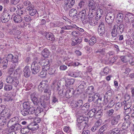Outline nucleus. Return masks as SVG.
<instances>
[{
  "label": "nucleus",
  "mask_w": 134,
  "mask_h": 134,
  "mask_svg": "<svg viewBox=\"0 0 134 134\" xmlns=\"http://www.w3.org/2000/svg\"><path fill=\"white\" fill-rule=\"evenodd\" d=\"M28 127L30 129V130L34 131L38 129L39 127L38 125L37 124L32 123L28 125Z\"/></svg>",
  "instance_id": "19"
},
{
  "label": "nucleus",
  "mask_w": 134,
  "mask_h": 134,
  "mask_svg": "<svg viewBox=\"0 0 134 134\" xmlns=\"http://www.w3.org/2000/svg\"><path fill=\"white\" fill-rule=\"evenodd\" d=\"M63 130L64 132L67 133H69L71 132L70 128L69 127L65 126L64 127Z\"/></svg>",
  "instance_id": "53"
},
{
  "label": "nucleus",
  "mask_w": 134,
  "mask_h": 134,
  "mask_svg": "<svg viewBox=\"0 0 134 134\" xmlns=\"http://www.w3.org/2000/svg\"><path fill=\"white\" fill-rule=\"evenodd\" d=\"M99 94L98 93H96L94 95L95 98H96V99L99 102V101H101L102 100V98L99 96Z\"/></svg>",
  "instance_id": "59"
},
{
  "label": "nucleus",
  "mask_w": 134,
  "mask_h": 134,
  "mask_svg": "<svg viewBox=\"0 0 134 134\" xmlns=\"http://www.w3.org/2000/svg\"><path fill=\"white\" fill-rule=\"evenodd\" d=\"M88 118L84 117L82 116H79L77 119V125L79 127L81 124L84 126H86L87 125Z\"/></svg>",
  "instance_id": "5"
},
{
  "label": "nucleus",
  "mask_w": 134,
  "mask_h": 134,
  "mask_svg": "<svg viewBox=\"0 0 134 134\" xmlns=\"http://www.w3.org/2000/svg\"><path fill=\"white\" fill-rule=\"evenodd\" d=\"M110 72V70L108 68H104L103 71L100 72V74L102 75H107Z\"/></svg>",
  "instance_id": "28"
},
{
  "label": "nucleus",
  "mask_w": 134,
  "mask_h": 134,
  "mask_svg": "<svg viewBox=\"0 0 134 134\" xmlns=\"http://www.w3.org/2000/svg\"><path fill=\"white\" fill-rule=\"evenodd\" d=\"M130 122L129 120L126 121L123 124L122 128L123 129H126L130 127Z\"/></svg>",
  "instance_id": "21"
},
{
  "label": "nucleus",
  "mask_w": 134,
  "mask_h": 134,
  "mask_svg": "<svg viewBox=\"0 0 134 134\" xmlns=\"http://www.w3.org/2000/svg\"><path fill=\"white\" fill-rule=\"evenodd\" d=\"M12 89V86L11 85H5L4 87V90L7 91H9L11 90Z\"/></svg>",
  "instance_id": "45"
},
{
  "label": "nucleus",
  "mask_w": 134,
  "mask_h": 134,
  "mask_svg": "<svg viewBox=\"0 0 134 134\" xmlns=\"http://www.w3.org/2000/svg\"><path fill=\"white\" fill-rule=\"evenodd\" d=\"M66 25L64 27H63L61 28L62 30H70L72 28H76L77 27L75 25Z\"/></svg>",
  "instance_id": "29"
},
{
  "label": "nucleus",
  "mask_w": 134,
  "mask_h": 134,
  "mask_svg": "<svg viewBox=\"0 0 134 134\" xmlns=\"http://www.w3.org/2000/svg\"><path fill=\"white\" fill-rule=\"evenodd\" d=\"M80 72L77 71L76 72H72L69 74V75L74 77H77L79 76L80 74Z\"/></svg>",
  "instance_id": "37"
},
{
  "label": "nucleus",
  "mask_w": 134,
  "mask_h": 134,
  "mask_svg": "<svg viewBox=\"0 0 134 134\" xmlns=\"http://www.w3.org/2000/svg\"><path fill=\"white\" fill-rule=\"evenodd\" d=\"M36 9L35 8H33L32 10L29 11V14L31 16L34 15L37 12Z\"/></svg>",
  "instance_id": "51"
},
{
  "label": "nucleus",
  "mask_w": 134,
  "mask_h": 134,
  "mask_svg": "<svg viewBox=\"0 0 134 134\" xmlns=\"http://www.w3.org/2000/svg\"><path fill=\"white\" fill-rule=\"evenodd\" d=\"M1 115L2 117L9 118L11 114L9 112H6L5 110H4L1 113Z\"/></svg>",
  "instance_id": "23"
},
{
  "label": "nucleus",
  "mask_w": 134,
  "mask_h": 134,
  "mask_svg": "<svg viewBox=\"0 0 134 134\" xmlns=\"http://www.w3.org/2000/svg\"><path fill=\"white\" fill-rule=\"evenodd\" d=\"M132 105L131 103V102H128L125 105L124 107V109H130Z\"/></svg>",
  "instance_id": "54"
},
{
  "label": "nucleus",
  "mask_w": 134,
  "mask_h": 134,
  "mask_svg": "<svg viewBox=\"0 0 134 134\" xmlns=\"http://www.w3.org/2000/svg\"><path fill=\"white\" fill-rule=\"evenodd\" d=\"M120 119V116L119 115L112 117L111 121V124L113 125H116L118 123Z\"/></svg>",
  "instance_id": "15"
},
{
  "label": "nucleus",
  "mask_w": 134,
  "mask_h": 134,
  "mask_svg": "<svg viewBox=\"0 0 134 134\" xmlns=\"http://www.w3.org/2000/svg\"><path fill=\"white\" fill-rule=\"evenodd\" d=\"M30 130V129L28 127V125L27 127H25L22 128L21 130V131L22 133L26 134L28 133Z\"/></svg>",
  "instance_id": "38"
},
{
  "label": "nucleus",
  "mask_w": 134,
  "mask_h": 134,
  "mask_svg": "<svg viewBox=\"0 0 134 134\" xmlns=\"http://www.w3.org/2000/svg\"><path fill=\"white\" fill-rule=\"evenodd\" d=\"M76 106H78V108H80L81 107L82 104V100H80L76 103Z\"/></svg>",
  "instance_id": "52"
},
{
  "label": "nucleus",
  "mask_w": 134,
  "mask_h": 134,
  "mask_svg": "<svg viewBox=\"0 0 134 134\" xmlns=\"http://www.w3.org/2000/svg\"><path fill=\"white\" fill-rule=\"evenodd\" d=\"M29 110L24 108L21 111L22 114L24 116H26L29 113Z\"/></svg>",
  "instance_id": "46"
},
{
  "label": "nucleus",
  "mask_w": 134,
  "mask_h": 134,
  "mask_svg": "<svg viewBox=\"0 0 134 134\" xmlns=\"http://www.w3.org/2000/svg\"><path fill=\"white\" fill-rule=\"evenodd\" d=\"M71 34L73 36H77L80 35V32L78 31H74L72 32Z\"/></svg>",
  "instance_id": "61"
},
{
  "label": "nucleus",
  "mask_w": 134,
  "mask_h": 134,
  "mask_svg": "<svg viewBox=\"0 0 134 134\" xmlns=\"http://www.w3.org/2000/svg\"><path fill=\"white\" fill-rule=\"evenodd\" d=\"M105 26L104 23L101 22L98 26V33L100 36H102L104 33L105 31Z\"/></svg>",
  "instance_id": "10"
},
{
  "label": "nucleus",
  "mask_w": 134,
  "mask_h": 134,
  "mask_svg": "<svg viewBox=\"0 0 134 134\" xmlns=\"http://www.w3.org/2000/svg\"><path fill=\"white\" fill-rule=\"evenodd\" d=\"M74 80L73 79H68L66 80V85L67 86H68L70 85H72L74 83Z\"/></svg>",
  "instance_id": "30"
},
{
  "label": "nucleus",
  "mask_w": 134,
  "mask_h": 134,
  "mask_svg": "<svg viewBox=\"0 0 134 134\" xmlns=\"http://www.w3.org/2000/svg\"><path fill=\"white\" fill-rule=\"evenodd\" d=\"M79 15L81 20L83 21L85 19L86 15V10L85 9L81 11L79 13Z\"/></svg>",
  "instance_id": "20"
},
{
  "label": "nucleus",
  "mask_w": 134,
  "mask_h": 134,
  "mask_svg": "<svg viewBox=\"0 0 134 134\" xmlns=\"http://www.w3.org/2000/svg\"><path fill=\"white\" fill-rule=\"evenodd\" d=\"M86 87V85L85 83L84 82L82 81L81 82V84L78 86V89L80 90H82L84 89Z\"/></svg>",
  "instance_id": "40"
},
{
  "label": "nucleus",
  "mask_w": 134,
  "mask_h": 134,
  "mask_svg": "<svg viewBox=\"0 0 134 134\" xmlns=\"http://www.w3.org/2000/svg\"><path fill=\"white\" fill-rule=\"evenodd\" d=\"M26 11L24 9H18L16 11V13L18 15L20 16L23 14H24L25 13Z\"/></svg>",
  "instance_id": "36"
},
{
  "label": "nucleus",
  "mask_w": 134,
  "mask_h": 134,
  "mask_svg": "<svg viewBox=\"0 0 134 134\" xmlns=\"http://www.w3.org/2000/svg\"><path fill=\"white\" fill-rule=\"evenodd\" d=\"M103 13V10L102 9H99L97 10L96 13V18L98 20L100 19Z\"/></svg>",
  "instance_id": "26"
},
{
  "label": "nucleus",
  "mask_w": 134,
  "mask_h": 134,
  "mask_svg": "<svg viewBox=\"0 0 134 134\" xmlns=\"http://www.w3.org/2000/svg\"><path fill=\"white\" fill-rule=\"evenodd\" d=\"M65 1L72 7L74 4L75 2L74 0H65Z\"/></svg>",
  "instance_id": "60"
},
{
  "label": "nucleus",
  "mask_w": 134,
  "mask_h": 134,
  "mask_svg": "<svg viewBox=\"0 0 134 134\" xmlns=\"http://www.w3.org/2000/svg\"><path fill=\"white\" fill-rule=\"evenodd\" d=\"M31 68L32 71V73L36 74L39 72L40 69V66L36 62H34L32 64Z\"/></svg>",
  "instance_id": "9"
},
{
  "label": "nucleus",
  "mask_w": 134,
  "mask_h": 134,
  "mask_svg": "<svg viewBox=\"0 0 134 134\" xmlns=\"http://www.w3.org/2000/svg\"><path fill=\"white\" fill-rule=\"evenodd\" d=\"M115 16L114 14L108 13L105 17L106 22L108 24H111L114 21Z\"/></svg>",
  "instance_id": "8"
},
{
  "label": "nucleus",
  "mask_w": 134,
  "mask_h": 134,
  "mask_svg": "<svg viewBox=\"0 0 134 134\" xmlns=\"http://www.w3.org/2000/svg\"><path fill=\"white\" fill-rule=\"evenodd\" d=\"M24 19L26 21L29 22L31 20V18L30 16L29 15H27L24 16Z\"/></svg>",
  "instance_id": "63"
},
{
  "label": "nucleus",
  "mask_w": 134,
  "mask_h": 134,
  "mask_svg": "<svg viewBox=\"0 0 134 134\" xmlns=\"http://www.w3.org/2000/svg\"><path fill=\"white\" fill-rule=\"evenodd\" d=\"M93 94H90L88 100L89 102H91L92 101H94L96 100V98H95L94 93L93 92Z\"/></svg>",
  "instance_id": "43"
},
{
  "label": "nucleus",
  "mask_w": 134,
  "mask_h": 134,
  "mask_svg": "<svg viewBox=\"0 0 134 134\" xmlns=\"http://www.w3.org/2000/svg\"><path fill=\"white\" fill-rule=\"evenodd\" d=\"M103 110H98L96 113L95 117L98 118H100L103 114Z\"/></svg>",
  "instance_id": "33"
},
{
  "label": "nucleus",
  "mask_w": 134,
  "mask_h": 134,
  "mask_svg": "<svg viewBox=\"0 0 134 134\" xmlns=\"http://www.w3.org/2000/svg\"><path fill=\"white\" fill-rule=\"evenodd\" d=\"M44 92L45 94H47L49 95H51V90L48 87L45 89Z\"/></svg>",
  "instance_id": "57"
},
{
  "label": "nucleus",
  "mask_w": 134,
  "mask_h": 134,
  "mask_svg": "<svg viewBox=\"0 0 134 134\" xmlns=\"http://www.w3.org/2000/svg\"><path fill=\"white\" fill-rule=\"evenodd\" d=\"M71 90L70 89H68L66 91L65 94V96L67 98H70L71 97L72 93L71 92Z\"/></svg>",
  "instance_id": "42"
},
{
  "label": "nucleus",
  "mask_w": 134,
  "mask_h": 134,
  "mask_svg": "<svg viewBox=\"0 0 134 134\" xmlns=\"http://www.w3.org/2000/svg\"><path fill=\"white\" fill-rule=\"evenodd\" d=\"M40 73V75L41 76V77H45L46 75L47 74V71L43 70Z\"/></svg>",
  "instance_id": "64"
},
{
  "label": "nucleus",
  "mask_w": 134,
  "mask_h": 134,
  "mask_svg": "<svg viewBox=\"0 0 134 134\" xmlns=\"http://www.w3.org/2000/svg\"><path fill=\"white\" fill-rule=\"evenodd\" d=\"M118 33L117 32L115 31V30L114 29V28H113L111 31V35L113 37H115L117 35Z\"/></svg>",
  "instance_id": "58"
},
{
  "label": "nucleus",
  "mask_w": 134,
  "mask_h": 134,
  "mask_svg": "<svg viewBox=\"0 0 134 134\" xmlns=\"http://www.w3.org/2000/svg\"><path fill=\"white\" fill-rule=\"evenodd\" d=\"M6 80L7 83L12 84L15 87L17 86L19 83V81L16 78L11 76L8 77Z\"/></svg>",
  "instance_id": "6"
},
{
  "label": "nucleus",
  "mask_w": 134,
  "mask_h": 134,
  "mask_svg": "<svg viewBox=\"0 0 134 134\" xmlns=\"http://www.w3.org/2000/svg\"><path fill=\"white\" fill-rule=\"evenodd\" d=\"M72 7L71 5L65 1L63 5V7L65 10H67Z\"/></svg>",
  "instance_id": "32"
},
{
  "label": "nucleus",
  "mask_w": 134,
  "mask_h": 134,
  "mask_svg": "<svg viewBox=\"0 0 134 134\" xmlns=\"http://www.w3.org/2000/svg\"><path fill=\"white\" fill-rule=\"evenodd\" d=\"M43 111V109L39 107L37 108H35L32 107L29 109V111L31 114H34L37 116L38 115Z\"/></svg>",
  "instance_id": "7"
},
{
  "label": "nucleus",
  "mask_w": 134,
  "mask_h": 134,
  "mask_svg": "<svg viewBox=\"0 0 134 134\" xmlns=\"http://www.w3.org/2000/svg\"><path fill=\"white\" fill-rule=\"evenodd\" d=\"M96 39L94 37H92L89 41V43L91 46H92L96 42Z\"/></svg>",
  "instance_id": "39"
},
{
  "label": "nucleus",
  "mask_w": 134,
  "mask_h": 134,
  "mask_svg": "<svg viewBox=\"0 0 134 134\" xmlns=\"http://www.w3.org/2000/svg\"><path fill=\"white\" fill-rule=\"evenodd\" d=\"M88 6L90 11L95 12L96 10V5L94 1L93 0L89 1Z\"/></svg>",
  "instance_id": "13"
},
{
  "label": "nucleus",
  "mask_w": 134,
  "mask_h": 134,
  "mask_svg": "<svg viewBox=\"0 0 134 134\" xmlns=\"http://www.w3.org/2000/svg\"><path fill=\"white\" fill-rule=\"evenodd\" d=\"M123 18V15L122 13H119L117 15V23H119L122 22Z\"/></svg>",
  "instance_id": "25"
},
{
  "label": "nucleus",
  "mask_w": 134,
  "mask_h": 134,
  "mask_svg": "<svg viewBox=\"0 0 134 134\" xmlns=\"http://www.w3.org/2000/svg\"><path fill=\"white\" fill-rule=\"evenodd\" d=\"M120 59L121 61L124 63L127 62L129 60L127 56H122L120 57Z\"/></svg>",
  "instance_id": "47"
},
{
  "label": "nucleus",
  "mask_w": 134,
  "mask_h": 134,
  "mask_svg": "<svg viewBox=\"0 0 134 134\" xmlns=\"http://www.w3.org/2000/svg\"><path fill=\"white\" fill-rule=\"evenodd\" d=\"M24 76L26 77L29 76L30 74V67L29 66H26L24 69L23 71Z\"/></svg>",
  "instance_id": "17"
},
{
  "label": "nucleus",
  "mask_w": 134,
  "mask_h": 134,
  "mask_svg": "<svg viewBox=\"0 0 134 134\" xmlns=\"http://www.w3.org/2000/svg\"><path fill=\"white\" fill-rule=\"evenodd\" d=\"M120 131V129L115 128L109 131L110 134H117Z\"/></svg>",
  "instance_id": "35"
},
{
  "label": "nucleus",
  "mask_w": 134,
  "mask_h": 134,
  "mask_svg": "<svg viewBox=\"0 0 134 134\" xmlns=\"http://www.w3.org/2000/svg\"><path fill=\"white\" fill-rule=\"evenodd\" d=\"M14 129L15 130H18L20 129L21 127V125L18 124H15L14 126Z\"/></svg>",
  "instance_id": "56"
},
{
  "label": "nucleus",
  "mask_w": 134,
  "mask_h": 134,
  "mask_svg": "<svg viewBox=\"0 0 134 134\" xmlns=\"http://www.w3.org/2000/svg\"><path fill=\"white\" fill-rule=\"evenodd\" d=\"M58 81L56 80L53 81L52 85V87L53 89L56 90H59V85H58Z\"/></svg>",
  "instance_id": "22"
},
{
  "label": "nucleus",
  "mask_w": 134,
  "mask_h": 134,
  "mask_svg": "<svg viewBox=\"0 0 134 134\" xmlns=\"http://www.w3.org/2000/svg\"><path fill=\"white\" fill-rule=\"evenodd\" d=\"M50 95H48L46 94H44V96L42 98V102L41 103V105L44 108H45V111L48 110V108H47L48 103H49V99Z\"/></svg>",
  "instance_id": "4"
},
{
  "label": "nucleus",
  "mask_w": 134,
  "mask_h": 134,
  "mask_svg": "<svg viewBox=\"0 0 134 134\" xmlns=\"http://www.w3.org/2000/svg\"><path fill=\"white\" fill-rule=\"evenodd\" d=\"M126 25L130 23V25L134 28V15L130 13L126 15L125 18Z\"/></svg>",
  "instance_id": "2"
},
{
  "label": "nucleus",
  "mask_w": 134,
  "mask_h": 134,
  "mask_svg": "<svg viewBox=\"0 0 134 134\" xmlns=\"http://www.w3.org/2000/svg\"><path fill=\"white\" fill-rule=\"evenodd\" d=\"M124 26L122 24H120L119 26L117 25H115L113 28L116 31L118 34L122 33L123 31Z\"/></svg>",
  "instance_id": "12"
},
{
  "label": "nucleus",
  "mask_w": 134,
  "mask_h": 134,
  "mask_svg": "<svg viewBox=\"0 0 134 134\" xmlns=\"http://www.w3.org/2000/svg\"><path fill=\"white\" fill-rule=\"evenodd\" d=\"M22 18L20 16L16 15L14 17V21L15 23H19L22 21Z\"/></svg>",
  "instance_id": "24"
},
{
  "label": "nucleus",
  "mask_w": 134,
  "mask_h": 134,
  "mask_svg": "<svg viewBox=\"0 0 134 134\" xmlns=\"http://www.w3.org/2000/svg\"><path fill=\"white\" fill-rule=\"evenodd\" d=\"M45 36L47 39L51 41H53L55 40L54 35L50 32L46 33Z\"/></svg>",
  "instance_id": "18"
},
{
  "label": "nucleus",
  "mask_w": 134,
  "mask_h": 134,
  "mask_svg": "<svg viewBox=\"0 0 134 134\" xmlns=\"http://www.w3.org/2000/svg\"><path fill=\"white\" fill-rule=\"evenodd\" d=\"M42 54L44 57L47 58L49 55V52L48 49H45L43 51Z\"/></svg>",
  "instance_id": "31"
},
{
  "label": "nucleus",
  "mask_w": 134,
  "mask_h": 134,
  "mask_svg": "<svg viewBox=\"0 0 134 134\" xmlns=\"http://www.w3.org/2000/svg\"><path fill=\"white\" fill-rule=\"evenodd\" d=\"M74 39L72 40V42L71 43L72 46L75 45L78 42V40L77 38H75Z\"/></svg>",
  "instance_id": "62"
},
{
  "label": "nucleus",
  "mask_w": 134,
  "mask_h": 134,
  "mask_svg": "<svg viewBox=\"0 0 134 134\" xmlns=\"http://www.w3.org/2000/svg\"><path fill=\"white\" fill-rule=\"evenodd\" d=\"M39 64L42 66L43 70L47 71L50 66V64L49 60L46 59H41L39 60Z\"/></svg>",
  "instance_id": "1"
},
{
  "label": "nucleus",
  "mask_w": 134,
  "mask_h": 134,
  "mask_svg": "<svg viewBox=\"0 0 134 134\" xmlns=\"http://www.w3.org/2000/svg\"><path fill=\"white\" fill-rule=\"evenodd\" d=\"M38 94L36 92H34L31 94V99L33 103L35 105L38 104L39 103H41L42 102L43 97H41L39 99H38Z\"/></svg>",
  "instance_id": "3"
},
{
  "label": "nucleus",
  "mask_w": 134,
  "mask_h": 134,
  "mask_svg": "<svg viewBox=\"0 0 134 134\" xmlns=\"http://www.w3.org/2000/svg\"><path fill=\"white\" fill-rule=\"evenodd\" d=\"M86 5V3L85 1H81L79 3V4L78 8H83L85 7Z\"/></svg>",
  "instance_id": "44"
},
{
  "label": "nucleus",
  "mask_w": 134,
  "mask_h": 134,
  "mask_svg": "<svg viewBox=\"0 0 134 134\" xmlns=\"http://www.w3.org/2000/svg\"><path fill=\"white\" fill-rule=\"evenodd\" d=\"M92 11H90L89 10V13L88 14V19H90V18H94V16L95 15V13H93Z\"/></svg>",
  "instance_id": "48"
},
{
  "label": "nucleus",
  "mask_w": 134,
  "mask_h": 134,
  "mask_svg": "<svg viewBox=\"0 0 134 134\" xmlns=\"http://www.w3.org/2000/svg\"><path fill=\"white\" fill-rule=\"evenodd\" d=\"M55 68L53 66H50L49 69L47 70L49 74L51 75L53 74L55 72Z\"/></svg>",
  "instance_id": "34"
},
{
  "label": "nucleus",
  "mask_w": 134,
  "mask_h": 134,
  "mask_svg": "<svg viewBox=\"0 0 134 134\" xmlns=\"http://www.w3.org/2000/svg\"><path fill=\"white\" fill-rule=\"evenodd\" d=\"M8 61L6 58H4L3 60L2 64L3 69H5L7 68Z\"/></svg>",
  "instance_id": "41"
},
{
  "label": "nucleus",
  "mask_w": 134,
  "mask_h": 134,
  "mask_svg": "<svg viewBox=\"0 0 134 134\" xmlns=\"http://www.w3.org/2000/svg\"><path fill=\"white\" fill-rule=\"evenodd\" d=\"M47 82L46 81H42L38 86V89L40 92H42L47 87Z\"/></svg>",
  "instance_id": "14"
},
{
  "label": "nucleus",
  "mask_w": 134,
  "mask_h": 134,
  "mask_svg": "<svg viewBox=\"0 0 134 134\" xmlns=\"http://www.w3.org/2000/svg\"><path fill=\"white\" fill-rule=\"evenodd\" d=\"M77 11L75 9H71L70 10L69 13V15L71 17H73L76 16L77 14Z\"/></svg>",
  "instance_id": "27"
},
{
  "label": "nucleus",
  "mask_w": 134,
  "mask_h": 134,
  "mask_svg": "<svg viewBox=\"0 0 134 134\" xmlns=\"http://www.w3.org/2000/svg\"><path fill=\"white\" fill-rule=\"evenodd\" d=\"M98 20L96 17L94 18H90L88 20V21L90 25L94 26L96 25L98 23Z\"/></svg>",
  "instance_id": "16"
},
{
  "label": "nucleus",
  "mask_w": 134,
  "mask_h": 134,
  "mask_svg": "<svg viewBox=\"0 0 134 134\" xmlns=\"http://www.w3.org/2000/svg\"><path fill=\"white\" fill-rule=\"evenodd\" d=\"M30 104L28 102H25L23 103V106L24 108L28 109L29 110L30 108Z\"/></svg>",
  "instance_id": "49"
},
{
  "label": "nucleus",
  "mask_w": 134,
  "mask_h": 134,
  "mask_svg": "<svg viewBox=\"0 0 134 134\" xmlns=\"http://www.w3.org/2000/svg\"><path fill=\"white\" fill-rule=\"evenodd\" d=\"M10 15L5 12H3L1 20L3 23H5L8 21L10 18Z\"/></svg>",
  "instance_id": "11"
},
{
  "label": "nucleus",
  "mask_w": 134,
  "mask_h": 134,
  "mask_svg": "<svg viewBox=\"0 0 134 134\" xmlns=\"http://www.w3.org/2000/svg\"><path fill=\"white\" fill-rule=\"evenodd\" d=\"M4 132L6 134H16L15 132L13 131H11L7 129L4 131Z\"/></svg>",
  "instance_id": "55"
},
{
  "label": "nucleus",
  "mask_w": 134,
  "mask_h": 134,
  "mask_svg": "<svg viewBox=\"0 0 134 134\" xmlns=\"http://www.w3.org/2000/svg\"><path fill=\"white\" fill-rule=\"evenodd\" d=\"M18 61V57L17 55H13V58H12L11 62L13 63H17Z\"/></svg>",
  "instance_id": "50"
}]
</instances>
